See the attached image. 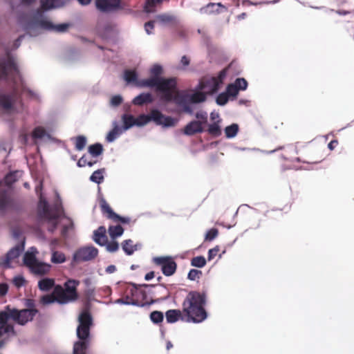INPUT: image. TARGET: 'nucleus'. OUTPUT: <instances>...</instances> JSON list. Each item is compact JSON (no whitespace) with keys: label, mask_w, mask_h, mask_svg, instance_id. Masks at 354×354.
I'll list each match as a JSON object with an SVG mask.
<instances>
[{"label":"nucleus","mask_w":354,"mask_h":354,"mask_svg":"<svg viewBox=\"0 0 354 354\" xmlns=\"http://www.w3.org/2000/svg\"><path fill=\"white\" fill-rule=\"evenodd\" d=\"M119 134V127L116 125L114 127V128L109 131L106 136V140L108 142H113L117 137V136Z\"/></svg>","instance_id":"nucleus-51"},{"label":"nucleus","mask_w":354,"mask_h":354,"mask_svg":"<svg viewBox=\"0 0 354 354\" xmlns=\"http://www.w3.org/2000/svg\"><path fill=\"white\" fill-rule=\"evenodd\" d=\"M8 290V286L6 283L0 284V295L3 296L6 295Z\"/></svg>","instance_id":"nucleus-61"},{"label":"nucleus","mask_w":354,"mask_h":354,"mask_svg":"<svg viewBox=\"0 0 354 354\" xmlns=\"http://www.w3.org/2000/svg\"><path fill=\"white\" fill-rule=\"evenodd\" d=\"M87 161L86 156L84 155L79 159L77 165L80 167H85L87 165Z\"/></svg>","instance_id":"nucleus-60"},{"label":"nucleus","mask_w":354,"mask_h":354,"mask_svg":"<svg viewBox=\"0 0 354 354\" xmlns=\"http://www.w3.org/2000/svg\"><path fill=\"white\" fill-rule=\"evenodd\" d=\"M218 234V230L216 228H212L207 231L205 234V241H211Z\"/></svg>","instance_id":"nucleus-50"},{"label":"nucleus","mask_w":354,"mask_h":354,"mask_svg":"<svg viewBox=\"0 0 354 354\" xmlns=\"http://www.w3.org/2000/svg\"><path fill=\"white\" fill-rule=\"evenodd\" d=\"M46 133V130L43 127H37L33 130L32 136V138L38 139L44 138Z\"/></svg>","instance_id":"nucleus-48"},{"label":"nucleus","mask_w":354,"mask_h":354,"mask_svg":"<svg viewBox=\"0 0 354 354\" xmlns=\"http://www.w3.org/2000/svg\"><path fill=\"white\" fill-rule=\"evenodd\" d=\"M17 23L31 37H37L42 30L64 33L72 26V24L68 22L54 24L45 15L44 12L39 8L30 17H28L24 14L19 15L17 17Z\"/></svg>","instance_id":"nucleus-1"},{"label":"nucleus","mask_w":354,"mask_h":354,"mask_svg":"<svg viewBox=\"0 0 354 354\" xmlns=\"http://www.w3.org/2000/svg\"><path fill=\"white\" fill-rule=\"evenodd\" d=\"M105 172V169H100L95 171L92 175L90 176V180L92 182H94L97 184H100L104 180V174Z\"/></svg>","instance_id":"nucleus-35"},{"label":"nucleus","mask_w":354,"mask_h":354,"mask_svg":"<svg viewBox=\"0 0 354 354\" xmlns=\"http://www.w3.org/2000/svg\"><path fill=\"white\" fill-rule=\"evenodd\" d=\"M51 261L53 263H62L66 261V257L64 253L55 251L52 254Z\"/></svg>","instance_id":"nucleus-38"},{"label":"nucleus","mask_w":354,"mask_h":354,"mask_svg":"<svg viewBox=\"0 0 354 354\" xmlns=\"http://www.w3.org/2000/svg\"><path fill=\"white\" fill-rule=\"evenodd\" d=\"M150 121L154 122L157 125H162L165 127H174L177 120L171 117L164 115L158 109H152L149 115L141 114L136 118V126L142 127Z\"/></svg>","instance_id":"nucleus-9"},{"label":"nucleus","mask_w":354,"mask_h":354,"mask_svg":"<svg viewBox=\"0 0 354 354\" xmlns=\"http://www.w3.org/2000/svg\"><path fill=\"white\" fill-rule=\"evenodd\" d=\"M205 295L197 291H190L183 302V313L186 322L200 323L207 318L205 309Z\"/></svg>","instance_id":"nucleus-2"},{"label":"nucleus","mask_w":354,"mask_h":354,"mask_svg":"<svg viewBox=\"0 0 354 354\" xmlns=\"http://www.w3.org/2000/svg\"><path fill=\"white\" fill-rule=\"evenodd\" d=\"M2 313L9 314L10 306H6L3 310L0 311V314ZM9 319H12V317L8 316L6 321H1L0 319V349L3 348L12 337L17 335L14 325L8 323Z\"/></svg>","instance_id":"nucleus-11"},{"label":"nucleus","mask_w":354,"mask_h":354,"mask_svg":"<svg viewBox=\"0 0 354 354\" xmlns=\"http://www.w3.org/2000/svg\"><path fill=\"white\" fill-rule=\"evenodd\" d=\"M80 58V54L79 51L76 49H71L68 52L67 55V60L73 63Z\"/></svg>","instance_id":"nucleus-43"},{"label":"nucleus","mask_w":354,"mask_h":354,"mask_svg":"<svg viewBox=\"0 0 354 354\" xmlns=\"http://www.w3.org/2000/svg\"><path fill=\"white\" fill-rule=\"evenodd\" d=\"M122 102V98L120 95H114L111 99V105L117 106Z\"/></svg>","instance_id":"nucleus-58"},{"label":"nucleus","mask_w":354,"mask_h":354,"mask_svg":"<svg viewBox=\"0 0 354 354\" xmlns=\"http://www.w3.org/2000/svg\"><path fill=\"white\" fill-rule=\"evenodd\" d=\"M109 233L110 236L114 239L123 234L124 229L120 225H111L109 227Z\"/></svg>","instance_id":"nucleus-37"},{"label":"nucleus","mask_w":354,"mask_h":354,"mask_svg":"<svg viewBox=\"0 0 354 354\" xmlns=\"http://www.w3.org/2000/svg\"><path fill=\"white\" fill-rule=\"evenodd\" d=\"M180 66L178 67V69L185 70L187 66H188L190 64V59L187 55H183L181 57L180 61Z\"/></svg>","instance_id":"nucleus-53"},{"label":"nucleus","mask_w":354,"mask_h":354,"mask_svg":"<svg viewBox=\"0 0 354 354\" xmlns=\"http://www.w3.org/2000/svg\"><path fill=\"white\" fill-rule=\"evenodd\" d=\"M116 270V267L114 265H110L106 268V272L109 274L113 273Z\"/></svg>","instance_id":"nucleus-63"},{"label":"nucleus","mask_w":354,"mask_h":354,"mask_svg":"<svg viewBox=\"0 0 354 354\" xmlns=\"http://www.w3.org/2000/svg\"><path fill=\"white\" fill-rule=\"evenodd\" d=\"M122 248L127 255H131L137 250L136 245H133V241L131 239L124 241Z\"/></svg>","instance_id":"nucleus-33"},{"label":"nucleus","mask_w":354,"mask_h":354,"mask_svg":"<svg viewBox=\"0 0 354 354\" xmlns=\"http://www.w3.org/2000/svg\"><path fill=\"white\" fill-rule=\"evenodd\" d=\"M96 31L100 38L108 41H115L118 35L116 25L111 23L97 25Z\"/></svg>","instance_id":"nucleus-14"},{"label":"nucleus","mask_w":354,"mask_h":354,"mask_svg":"<svg viewBox=\"0 0 354 354\" xmlns=\"http://www.w3.org/2000/svg\"><path fill=\"white\" fill-rule=\"evenodd\" d=\"M80 281L77 280L68 279L64 283V286H55L54 294L57 297V303L66 304L75 301L79 297L77 290Z\"/></svg>","instance_id":"nucleus-8"},{"label":"nucleus","mask_w":354,"mask_h":354,"mask_svg":"<svg viewBox=\"0 0 354 354\" xmlns=\"http://www.w3.org/2000/svg\"><path fill=\"white\" fill-rule=\"evenodd\" d=\"M13 205V199L7 190L0 192V210H5Z\"/></svg>","instance_id":"nucleus-21"},{"label":"nucleus","mask_w":354,"mask_h":354,"mask_svg":"<svg viewBox=\"0 0 354 354\" xmlns=\"http://www.w3.org/2000/svg\"><path fill=\"white\" fill-rule=\"evenodd\" d=\"M202 275V272L196 269H192L189 270L187 278L191 281L198 279Z\"/></svg>","instance_id":"nucleus-49"},{"label":"nucleus","mask_w":354,"mask_h":354,"mask_svg":"<svg viewBox=\"0 0 354 354\" xmlns=\"http://www.w3.org/2000/svg\"><path fill=\"white\" fill-rule=\"evenodd\" d=\"M51 266L48 263L37 261L30 270L37 275H44L50 270Z\"/></svg>","instance_id":"nucleus-24"},{"label":"nucleus","mask_w":354,"mask_h":354,"mask_svg":"<svg viewBox=\"0 0 354 354\" xmlns=\"http://www.w3.org/2000/svg\"><path fill=\"white\" fill-rule=\"evenodd\" d=\"M95 6L96 9L102 13H113L120 10H124L126 15L133 13L132 9L125 8V4L122 0H95Z\"/></svg>","instance_id":"nucleus-10"},{"label":"nucleus","mask_w":354,"mask_h":354,"mask_svg":"<svg viewBox=\"0 0 354 354\" xmlns=\"http://www.w3.org/2000/svg\"><path fill=\"white\" fill-rule=\"evenodd\" d=\"M39 302L42 306H47L55 302H57V297L54 294V290L53 291L52 294L45 295L41 297Z\"/></svg>","instance_id":"nucleus-34"},{"label":"nucleus","mask_w":354,"mask_h":354,"mask_svg":"<svg viewBox=\"0 0 354 354\" xmlns=\"http://www.w3.org/2000/svg\"><path fill=\"white\" fill-rule=\"evenodd\" d=\"M28 308L18 310L10 307L9 314L2 313L0 314V319L6 321L9 317H12V320L19 325L24 326L30 321H32L34 317L38 313V310L35 308L33 299H28L26 301Z\"/></svg>","instance_id":"nucleus-7"},{"label":"nucleus","mask_w":354,"mask_h":354,"mask_svg":"<svg viewBox=\"0 0 354 354\" xmlns=\"http://www.w3.org/2000/svg\"><path fill=\"white\" fill-rule=\"evenodd\" d=\"M206 264V260L203 256L195 257L191 260V265L194 267L203 268Z\"/></svg>","instance_id":"nucleus-40"},{"label":"nucleus","mask_w":354,"mask_h":354,"mask_svg":"<svg viewBox=\"0 0 354 354\" xmlns=\"http://www.w3.org/2000/svg\"><path fill=\"white\" fill-rule=\"evenodd\" d=\"M41 6L44 11L62 7L64 2L62 0H41Z\"/></svg>","instance_id":"nucleus-26"},{"label":"nucleus","mask_w":354,"mask_h":354,"mask_svg":"<svg viewBox=\"0 0 354 354\" xmlns=\"http://www.w3.org/2000/svg\"><path fill=\"white\" fill-rule=\"evenodd\" d=\"M224 131L226 138H232L237 135L239 131V127L237 124L233 123L229 126H227Z\"/></svg>","instance_id":"nucleus-31"},{"label":"nucleus","mask_w":354,"mask_h":354,"mask_svg":"<svg viewBox=\"0 0 354 354\" xmlns=\"http://www.w3.org/2000/svg\"><path fill=\"white\" fill-rule=\"evenodd\" d=\"M90 301H88L85 304L84 308L79 315L77 336L80 341L74 344L73 354H86L90 336V330L93 324V317L90 313Z\"/></svg>","instance_id":"nucleus-3"},{"label":"nucleus","mask_w":354,"mask_h":354,"mask_svg":"<svg viewBox=\"0 0 354 354\" xmlns=\"http://www.w3.org/2000/svg\"><path fill=\"white\" fill-rule=\"evenodd\" d=\"M196 117L197 119L200 120L201 122H206L207 119V114L205 112L200 111L197 112L196 114Z\"/></svg>","instance_id":"nucleus-59"},{"label":"nucleus","mask_w":354,"mask_h":354,"mask_svg":"<svg viewBox=\"0 0 354 354\" xmlns=\"http://www.w3.org/2000/svg\"><path fill=\"white\" fill-rule=\"evenodd\" d=\"M12 282L16 287L20 288L24 285L25 279L22 276H17L13 279Z\"/></svg>","instance_id":"nucleus-55"},{"label":"nucleus","mask_w":354,"mask_h":354,"mask_svg":"<svg viewBox=\"0 0 354 354\" xmlns=\"http://www.w3.org/2000/svg\"><path fill=\"white\" fill-rule=\"evenodd\" d=\"M154 28V21H149L145 24V30L147 35H151L152 34V30Z\"/></svg>","instance_id":"nucleus-56"},{"label":"nucleus","mask_w":354,"mask_h":354,"mask_svg":"<svg viewBox=\"0 0 354 354\" xmlns=\"http://www.w3.org/2000/svg\"><path fill=\"white\" fill-rule=\"evenodd\" d=\"M24 249V241L22 242L21 245L14 247L6 254L5 259L2 262L1 265L6 268H10L12 261L19 257Z\"/></svg>","instance_id":"nucleus-18"},{"label":"nucleus","mask_w":354,"mask_h":354,"mask_svg":"<svg viewBox=\"0 0 354 354\" xmlns=\"http://www.w3.org/2000/svg\"><path fill=\"white\" fill-rule=\"evenodd\" d=\"M38 212L41 217L46 219H52L53 218L48 203L45 198H43L41 193H39V201L38 203Z\"/></svg>","instance_id":"nucleus-19"},{"label":"nucleus","mask_w":354,"mask_h":354,"mask_svg":"<svg viewBox=\"0 0 354 354\" xmlns=\"http://www.w3.org/2000/svg\"><path fill=\"white\" fill-rule=\"evenodd\" d=\"M162 91L160 97L166 102H173L178 106L182 107L184 112L192 113L190 103L204 102L206 96L203 93L196 92L192 95L183 94L179 90H160Z\"/></svg>","instance_id":"nucleus-4"},{"label":"nucleus","mask_w":354,"mask_h":354,"mask_svg":"<svg viewBox=\"0 0 354 354\" xmlns=\"http://www.w3.org/2000/svg\"><path fill=\"white\" fill-rule=\"evenodd\" d=\"M106 230L105 227L100 226L97 230L94 231L93 240L100 245H105L107 243V236L106 235Z\"/></svg>","instance_id":"nucleus-23"},{"label":"nucleus","mask_w":354,"mask_h":354,"mask_svg":"<svg viewBox=\"0 0 354 354\" xmlns=\"http://www.w3.org/2000/svg\"><path fill=\"white\" fill-rule=\"evenodd\" d=\"M17 171L10 172L5 177V183L8 186L12 185L17 180Z\"/></svg>","instance_id":"nucleus-45"},{"label":"nucleus","mask_w":354,"mask_h":354,"mask_svg":"<svg viewBox=\"0 0 354 354\" xmlns=\"http://www.w3.org/2000/svg\"><path fill=\"white\" fill-rule=\"evenodd\" d=\"M221 8V2L209 3L200 8L199 12L202 15H213L219 13V9Z\"/></svg>","instance_id":"nucleus-25"},{"label":"nucleus","mask_w":354,"mask_h":354,"mask_svg":"<svg viewBox=\"0 0 354 354\" xmlns=\"http://www.w3.org/2000/svg\"><path fill=\"white\" fill-rule=\"evenodd\" d=\"M106 250L110 252H116L119 248V245L116 241L108 242L105 244Z\"/></svg>","instance_id":"nucleus-52"},{"label":"nucleus","mask_w":354,"mask_h":354,"mask_svg":"<svg viewBox=\"0 0 354 354\" xmlns=\"http://www.w3.org/2000/svg\"><path fill=\"white\" fill-rule=\"evenodd\" d=\"M248 82L244 78H236V80L229 84L225 88H247Z\"/></svg>","instance_id":"nucleus-36"},{"label":"nucleus","mask_w":354,"mask_h":354,"mask_svg":"<svg viewBox=\"0 0 354 354\" xmlns=\"http://www.w3.org/2000/svg\"><path fill=\"white\" fill-rule=\"evenodd\" d=\"M338 145V142L337 140H331L329 143H328V148L330 149V150H333L334 149L336 146Z\"/></svg>","instance_id":"nucleus-62"},{"label":"nucleus","mask_w":354,"mask_h":354,"mask_svg":"<svg viewBox=\"0 0 354 354\" xmlns=\"http://www.w3.org/2000/svg\"><path fill=\"white\" fill-rule=\"evenodd\" d=\"M202 131L203 128L201 121H192L187 124L184 128V133L188 136H192Z\"/></svg>","instance_id":"nucleus-22"},{"label":"nucleus","mask_w":354,"mask_h":354,"mask_svg":"<svg viewBox=\"0 0 354 354\" xmlns=\"http://www.w3.org/2000/svg\"><path fill=\"white\" fill-rule=\"evenodd\" d=\"M149 77L146 78L148 88H178V79L176 77H164L163 66L160 64H153L149 70Z\"/></svg>","instance_id":"nucleus-5"},{"label":"nucleus","mask_w":354,"mask_h":354,"mask_svg":"<svg viewBox=\"0 0 354 354\" xmlns=\"http://www.w3.org/2000/svg\"><path fill=\"white\" fill-rule=\"evenodd\" d=\"M153 263L161 268L162 274L166 277L173 275L177 269V263L171 257H157L153 259Z\"/></svg>","instance_id":"nucleus-13"},{"label":"nucleus","mask_w":354,"mask_h":354,"mask_svg":"<svg viewBox=\"0 0 354 354\" xmlns=\"http://www.w3.org/2000/svg\"><path fill=\"white\" fill-rule=\"evenodd\" d=\"M198 33L201 35L203 42L206 45L209 52L212 50V45L210 41V38L207 35V34L203 31L201 29H198Z\"/></svg>","instance_id":"nucleus-44"},{"label":"nucleus","mask_w":354,"mask_h":354,"mask_svg":"<svg viewBox=\"0 0 354 354\" xmlns=\"http://www.w3.org/2000/svg\"><path fill=\"white\" fill-rule=\"evenodd\" d=\"M100 206L102 214L106 215L107 218L111 219L114 222H120L122 223H130V218L120 216L114 212L104 198H101L100 200Z\"/></svg>","instance_id":"nucleus-17"},{"label":"nucleus","mask_w":354,"mask_h":354,"mask_svg":"<svg viewBox=\"0 0 354 354\" xmlns=\"http://www.w3.org/2000/svg\"><path fill=\"white\" fill-rule=\"evenodd\" d=\"M19 71L9 48L6 49V57L0 58V80L13 79L14 85L10 88H19L17 79L20 80Z\"/></svg>","instance_id":"nucleus-6"},{"label":"nucleus","mask_w":354,"mask_h":354,"mask_svg":"<svg viewBox=\"0 0 354 354\" xmlns=\"http://www.w3.org/2000/svg\"><path fill=\"white\" fill-rule=\"evenodd\" d=\"M124 130H127L136 126V118L131 114L124 113L121 117Z\"/></svg>","instance_id":"nucleus-28"},{"label":"nucleus","mask_w":354,"mask_h":354,"mask_svg":"<svg viewBox=\"0 0 354 354\" xmlns=\"http://www.w3.org/2000/svg\"><path fill=\"white\" fill-rule=\"evenodd\" d=\"M221 85V71L217 73L216 77L205 76L201 78L194 88H220Z\"/></svg>","instance_id":"nucleus-16"},{"label":"nucleus","mask_w":354,"mask_h":354,"mask_svg":"<svg viewBox=\"0 0 354 354\" xmlns=\"http://www.w3.org/2000/svg\"><path fill=\"white\" fill-rule=\"evenodd\" d=\"M155 277V274L153 271H151L145 274V279L146 281H149Z\"/></svg>","instance_id":"nucleus-64"},{"label":"nucleus","mask_w":354,"mask_h":354,"mask_svg":"<svg viewBox=\"0 0 354 354\" xmlns=\"http://www.w3.org/2000/svg\"><path fill=\"white\" fill-rule=\"evenodd\" d=\"M75 149L77 151H82L84 149L86 145V138L84 136H78L75 138Z\"/></svg>","instance_id":"nucleus-41"},{"label":"nucleus","mask_w":354,"mask_h":354,"mask_svg":"<svg viewBox=\"0 0 354 354\" xmlns=\"http://www.w3.org/2000/svg\"><path fill=\"white\" fill-rule=\"evenodd\" d=\"M24 264L30 269L38 261L36 259L35 254L33 252H26L24 256Z\"/></svg>","instance_id":"nucleus-30"},{"label":"nucleus","mask_w":354,"mask_h":354,"mask_svg":"<svg viewBox=\"0 0 354 354\" xmlns=\"http://www.w3.org/2000/svg\"><path fill=\"white\" fill-rule=\"evenodd\" d=\"M153 100L152 96L150 93H141L140 95L136 97L133 103L136 105L142 106L147 103H150Z\"/></svg>","instance_id":"nucleus-27"},{"label":"nucleus","mask_w":354,"mask_h":354,"mask_svg":"<svg viewBox=\"0 0 354 354\" xmlns=\"http://www.w3.org/2000/svg\"><path fill=\"white\" fill-rule=\"evenodd\" d=\"M55 280L50 278H44L38 282V287L41 291H48L55 288Z\"/></svg>","instance_id":"nucleus-29"},{"label":"nucleus","mask_w":354,"mask_h":354,"mask_svg":"<svg viewBox=\"0 0 354 354\" xmlns=\"http://www.w3.org/2000/svg\"><path fill=\"white\" fill-rule=\"evenodd\" d=\"M219 252V246L210 249L208 252V260L210 261L214 259Z\"/></svg>","instance_id":"nucleus-57"},{"label":"nucleus","mask_w":354,"mask_h":354,"mask_svg":"<svg viewBox=\"0 0 354 354\" xmlns=\"http://www.w3.org/2000/svg\"><path fill=\"white\" fill-rule=\"evenodd\" d=\"M156 5L153 4L151 0H146L145 2L143 10L147 13H153L156 11Z\"/></svg>","instance_id":"nucleus-47"},{"label":"nucleus","mask_w":354,"mask_h":354,"mask_svg":"<svg viewBox=\"0 0 354 354\" xmlns=\"http://www.w3.org/2000/svg\"><path fill=\"white\" fill-rule=\"evenodd\" d=\"M297 160L298 162H302L304 163H308V164L317 162V160H315L313 158H312L309 156H299L297 158Z\"/></svg>","instance_id":"nucleus-54"},{"label":"nucleus","mask_w":354,"mask_h":354,"mask_svg":"<svg viewBox=\"0 0 354 354\" xmlns=\"http://www.w3.org/2000/svg\"><path fill=\"white\" fill-rule=\"evenodd\" d=\"M122 80L127 86L136 88H147L145 79L140 78L138 71L136 68H125L122 73Z\"/></svg>","instance_id":"nucleus-12"},{"label":"nucleus","mask_w":354,"mask_h":354,"mask_svg":"<svg viewBox=\"0 0 354 354\" xmlns=\"http://www.w3.org/2000/svg\"><path fill=\"white\" fill-rule=\"evenodd\" d=\"M98 254V250L93 246L84 247L77 250L73 255V261L75 262L88 261L95 259Z\"/></svg>","instance_id":"nucleus-15"},{"label":"nucleus","mask_w":354,"mask_h":354,"mask_svg":"<svg viewBox=\"0 0 354 354\" xmlns=\"http://www.w3.org/2000/svg\"><path fill=\"white\" fill-rule=\"evenodd\" d=\"M166 320L168 323H175L178 322L179 319L185 320L186 318L183 313V310L178 309H172L168 310L165 313Z\"/></svg>","instance_id":"nucleus-20"},{"label":"nucleus","mask_w":354,"mask_h":354,"mask_svg":"<svg viewBox=\"0 0 354 354\" xmlns=\"http://www.w3.org/2000/svg\"><path fill=\"white\" fill-rule=\"evenodd\" d=\"M104 148L102 144L100 143H95L93 145H91L88 148V153L93 156V157H97L100 155H101L103 153Z\"/></svg>","instance_id":"nucleus-32"},{"label":"nucleus","mask_w":354,"mask_h":354,"mask_svg":"<svg viewBox=\"0 0 354 354\" xmlns=\"http://www.w3.org/2000/svg\"><path fill=\"white\" fill-rule=\"evenodd\" d=\"M150 319L154 324H159L163 321L164 315L162 312L154 310L150 314Z\"/></svg>","instance_id":"nucleus-39"},{"label":"nucleus","mask_w":354,"mask_h":354,"mask_svg":"<svg viewBox=\"0 0 354 354\" xmlns=\"http://www.w3.org/2000/svg\"><path fill=\"white\" fill-rule=\"evenodd\" d=\"M239 91L240 90H225V92H223V106L228 102L230 97L235 98Z\"/></svg>","instance_id":"nucleus-42"},{"label":"nucleus","mask_w":354,"mask_h":354,"mask_svg":"<svg viewBox=\"0 0 354 354\" xmlns=\"http://www.w3.org/2000/svg\"><path fill=\"white\" fill-rule=\"evenodd\" d=\"M156 18L159 20V21L162 24H166L167 23L171 22L175 19V17L172 15H169L167 14H161L158 15Z\"/></svg>","instance_id":"nucleus-46"}]
</instances>
